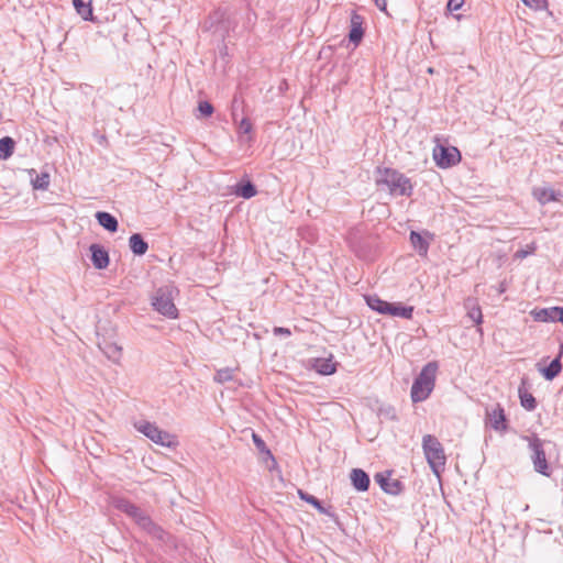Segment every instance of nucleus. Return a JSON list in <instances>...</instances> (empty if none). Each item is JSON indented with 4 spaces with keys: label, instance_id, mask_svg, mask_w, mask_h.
Masks as SVG:
<instances>
[{
    "label": "nucleus",
    "instance_id": "1",
    "mask_svg": "<svg viewBox=\"0 0 563 563\" xmlns=\"http://www.w3.org/2000/svg\"><path fill=\"white\" fill-rule=\"evenodd\" d=\"M113 505L118 510L132 518L134 522L152 538L161 541L165 540V531L158 525H156L140 507L125 498L114 499Z\"/></svg>",
    "mask_w": 563,
    "mask_h": 563
},
{
    "label": "nucleus",
    "instance_id": "17",
    "mask_svg": "<svg viewBox=\"0 0 563 563\" xmlns=\"http://www.w3.org/2000/svg\"><path fill=\"white\" fill-rule=\"evenodd\" d=\"M96 219L98 223L110 232H115L118 230L119 223L115 217L106 211H98L96 213Z\"/></svg>",
    "mask_w": 563,
    "mask_h": 563
},
{
    "label": "nucleus",
    "instance_id": "8",
    "mask_svg": "<svg viewBox=\"0 0 563 563\" xmlns=\"http://www.w3.org/2000/svg\"><path fill=\"white\" fill-rule=\"evenodd\" d=\"M433 158L439 167L448 168L461 161V153L454 146L438 144L433 150Z\"/></svg>",
    "mask_w": 563,
    "mask_h": 563
},
{
    "label": "nucleus",
    "instance_id": "19",
    "mask_svg": "<svg viewBox=\"0 0 563 563\" xmlns=\"http://www.w3.org/2000/svg\"><path fill=\"white\" fill-rule=\"evenodd\" d=\"M413 313V307L412 306H402L401 303H393L389 302V309L387 310L386 314L393 316V317H400L404 319H411Z\"/></svg>",
    "mask_w": 563,
    "mask_h": 563
},
{
    "label": "nucleus",
    "instance_id": "38",
    "mask_svg": "<svg viewBox=\"0 0 563 563\" xmlns=\"http://www.w3.org/2000/svg\"><path fill=\"white\" fill-rule=\"evenodd\" d=\"M375 4L377 5V8L380 11L386 12V8H387V1L386 0H375Z\"/></svg>",
    "mask_w": 563,
    "mask_h": 563
},
{
    "label": "nucleus",
    "instance_id": "33",
    "mask_svg": "<svg viewBox=\"0 0 563 563\" xmlns=\"http://www.w3.org/2000/svg\"><path fill=\"white\" fill-rule=\"evenodd\" d=\"M298 495L306 503L312 505L313 507H319V499L316 498L314 496H312L301 489L298 490Z\"/></svg>",
    "mask_w": 563,
    "mask_h": 563
},
{
    "label": "nucleus",
    "instance_id": "21",
    "mask_svg": "<svg viewBox=\"0 0 563 563\" xmlns=\"http://www.w3.org/2000/svg\"><path fill=\"white\" fill-rule=\"evenodd\" d=\"M77 13L86 21H92L91 0H73Z\"/></svg>",
    "mask_w": 563,
    "mask_h": 563
},
{
    "label": "nucleus",
    "instance_id": "23",
    "mask_svg": "<svg viewBox=\"0 0 563 563\" xmlns=\"http://www.w3.org/2000/svg\"><path fill=\"white\" fill-rule=\"evenodd\" d=\"M367 306L382 314H386L389 309V302L380 299L376 295H369L365 297Z\"/></svg>",
    "mask_w": 563,
    "mask_h": 563
},
{
    "label": "nucleus",
    "instance_id": "11",
    "mask_svg": "<svg viewBox=\"0 0 563 563\" xmlns=\"http://www.w3.org/2000/svg\"><path fill=\"white\" fill-rule=\"evenodd\" d=\"M533 318L536 321L541 322H561L563 324V307H551V308H544L540 310H534L532 312Z\"/></svg>",
    "mask_w": 563,
    "mask_h": 563
},
{
    "label": "nucleus",
    "instance_id": "34",
    "mask_svg": "<svg viewBox=\"0 0 563 563\" xmlns=\"http://www.w3.org/2000/svg\"><path fill=\"white\" fill-rule=\"evenodd\" d=\"M527 7L534 10H542L547 7V0H521Z\"/></svg>",
    "mask_w": 563,
    "mask_h": 563
},
{
    "label": "nucleus",
    "instance_id": "36",
    "mask_svg": "<svg viewBox=\"0 0 563 563\" xmlns=\"http://www.w3.org/2000/svg\"><path fill=\"white\" fill-rule=\"evenodd\" d=\"M463 3H464V0H449L448 10L456 11V10L461 9Z\"/></svg>",
    "mask_w": 563,
    "mask_h": 563
},
{
    "label": "nucleus",
    "instance_id": "4",
    "mask_svg": "<svg viewBox=\"0 0 563 563\" xmlns=\"http://www.w3.org/2000/svg\"><path fill=\"white\" fill-rule=\"evenodd\" d=\"M422 448L428 464L439 475L445 465V454L442 444L435 437L427 434L422 439Z\"/></svg>",
    "mask_w": 563,
    "mask_h": 563
},
{
    "label": "nucleus",
    "instance_id": "22",
    "mask_svg": "<svg viewBox=\"0 0 563 563\" xmlns=\"http://www.w3.org/2000/svg\"><path fill=\"white\" fill-rule=\"evenodd\" d=\"M410 242L419 255L426 256L429 250V243L422 235L416 231L410 232Z\"/></svg>",
    "mask_w": 563,
    "mask_h": 563
},
{
    "label": "nucleus",
    "instance_id": "18",
    "mask_svg": "<svg viewBox=\"0 0 563 563\" xmlns=\"http://www.w3.org/2000/svg\"><path fill=\"white\" fill-rule=\"evenodd\" d=\"M129 246L135 255H144L148 250L147 242L140 233H134L129 239Z\"/></svg>",
    "mask_w": 563,
    "mask_h": 563
},
{
    "label": "nucleus",
    "instance_id": "27",
    "mask_svg": "<svg viewBox=\"0 0 563 563\" xmlns=\"http://www.w3.org/2000/svg\"><path fill=\"white\" fill-rule=\"evenodd\" d=\"M32 185L34 189L46 190L49 186V174L42 173L36 175V177L32 179Z\"/></svg>",
    "mask_w": 563,
    "mask_h": 563
},
{
    "label": "nucleus",
    "instance_id": "15",
    "mask_svg": "<svg viewBox=\"0 0 563 563\" xmlns=\"http://www.w3.org/2000/svg\"><path fill=\"white\" fill-rule=\"evenodd\" d=\"M99 347L110 361L113 363L120 362L122 356V347L117 343L104 341L103 343H99Z\"/></svg>",
    "mask_w": 563,
    "mask_h": 563
},
{
    "label": "nucleus",
    "instance_id": "7",
    "mask_svg": "<svg viewBox=\"0 0 563 563\" xmlns=\"http://www.w3.org/2000/svg\"><path fill=\"white\" fill-rule=\"evenodd\" d=\"M523 439L528 441L534 471L544 476H549L550 467L545 457L543 441L537 435H526Z\"/></svg>",
    "mask_w": 563,
    "mask_h": 563
},
{
    "label": "nucleus",
    "instance_id": "24",
    "mask_svg": "<svg viewBox=\"0 0 563 563\" xmlns=\"http://www.w3.org/2000/svg\"><path fill=\"white\" fill-rule=\"evenodd\" d=\"M562 369L560 356L555 357L549 366L542 369V374L545 379L552 380L555 378Z\"/></svg>",
    "mask_w": 563,
    "mask_h": 563
},
{
    "label": "nucleus",
    "instance_id": "28",
    "mask_svg": "<svg viewBox=\"0 0 563 563\" xmlns=\"http://www.w3.org/2000/svg\"><path fill=\"white\" fill-rule=\"evenodd\" d=\"M233 369L230 367L220 368L214 375L217 383L223 384L233 379Z\"/></svg>",
    "mask_w": 563,
    "mask_h": 563
},
{
    "label": "nucleus",
    "instance_id": "3",
    "mask_svg": "<svg viewBox=\"0 0 563 563\" xmlns=\"http://www.w3.org/2000/svg\"><path fill=\"white\" fill-rule=\"evenodd\" d=\"M438 368L437 362H429L422 367L411 386L410 396L413 402H421L430 396L435 386Z\"/></svg>",
    "mask_w": 563,
    "mask_h": 563
},
{
    "label": "nucleus",
    "instance_id": "37",
    "mask_svg": "<svg viewBox=\"0 0 563 563\" xmlns=\"http://www.w3.org/2000/svg\"><path fill=\"white\" fill-rule=\"evenodd\" d=\"M273 333L275 335H286V336H289L291 334V331L288 328L275 327L273 329Z\"/></svg>",
    "mask_w": 563,
    "mask_h": 563
},
{
    "label": "nucleus",
    "instance_id": "39",
    "mask_svg": "<svg viewBox=\"0 0 563 563\" xmlns=\"http://www.w3.org/2000/svg\"><path fill=\"white\" fill-rule=\"evenodd\" d=\"M314 508H316L319 512H321V514H324V515H328V516H332V517L334 516L333 514H331V512L329 511V509L324 508V507L321 505V503H320V501H319V507H314Z\"/></svg>",
    "mask_w": 563,
    "mask_h": 563
},
{
    "label": "nucleus",
    "instance_id": "2",
    "mask_svg": "<svg viewBox=\"0 0 563 563\" xmlns=\"http://www.w3.org/2000/svg\"><path fill=\"white\" fill-rule=\"evenodd\" d=\"M376 185L386 186L390 195L408 197L411 196V181L400 172L388 167H378L376 169Z\"/></svg>",
    "mask_w": 563,
    "mask_h": 563
},
{
    "label": "nucleus",
    "instance_id": "26",
    "mask_svg": "<svg viewBox=\"0 0 563 563\" xmlns=\"http://www.w3.org/2000/svg\"><path fill=\"white\" fill-rule=\"evenodd\" d=\"M519 396H520V402H521V406L531 411L533 409H536L537 407V401H536V398L532 396V394L530 393H527V391H521L519 390Z\"/></svg>",
    "mask_w": 563,
    "mask_h": 563
},
{
    "label": "nucleus",
    "instance_id": "30",
    "mask_svg": "<svg viewBox=\"0 0 563 563\" xmlns=\"http://www.w3.org/2000/svg\"><path fill=\"white\" fill-rule=\"evenodd\" d=\"M200 117L207 118L213 113V106L209 101H200L198 103Z\"/></svg>",
    "mask_w": 563,
    "mask_h": 563
},
{
    "label": "nucleus",
    "instance_id": "10",
    "mask_svg": "<svg viewBox=\"0 0 563 563\" xmlns=\"http://www.w3.org/2000/svg\"><path fill=\"white\" fill-rule=\"evenodd\" d=\"M389 475L390 473H387V475L378 473L375 476V481L386 494L399 495L405 488L404 483L397 478H390Z\"/></svg>",
    "mask_w": 563,
    "mask_h": 563
},
{
    "label": "nucleus",
    "instance_id": "29",
    "mask_svg": "<svg viewBox=\"0 0 563 563\" xmlns=\"http://www.w3.org/2000/svg\"><path fill=\"white\" fill-rule=\"evenodd\" d=\"M335 364L330 360L318 361V372L322 375H331L335 372Z\"/></svg>",
    "mask_w": 563,
    "mask_h": 563
},
{
    "label": "nucleus",
    "instance_id": "14",
    "mask_svg": "<svg viewBox=\"0 0 563 563\" xmlns=\"http://www.w3.org/2000/svg\"><path fill=\"white\" fill-rule=\"evenodd\" d=\"M362 23L363 18L357 13H353L351 16V30L349 33V40L355 45H357L362 41L364 35Z\"/></svg>",
    "mask_w": 563,
    "mask_h": 563
},
{
    "label": "nucleus",
    "instance_id": "13",
    "mask_svg": "<svg viewBox=\"0 0 563 563\" xmlns=\"http://www.w3.org/2000/svg\"><path fill=\"white\" fill-rule=\"evenodd\" d=\"M353 487L358 492H366L371 481L367 473L361 468H353L350 474Z\"/></svg>",
    "mask_w": 563,
    "mask_h": 563
},
{
    "label": "nucleus",
    "instance_id": "16",
    "mask_svg": "<svg viewBox=\"0 0 563 563\" xmlns=\"http://www.w3.org/2000/svg\"><path fill=\"white\" fill-rule=\"evenodd\" d=\"M532 195L541 205L559 200L558 194L551 188L536 187L532 190Z\"/></svg>",
    "mask_w": 563,
    "mask_h": 563
},
{
    "label": "nucleus",
    "instance_id": "40",
    "mask_svg": "<svg viewBox=\"0 0 563 563\" xmlns=\"http://www.w3.org/2000/svg\"><path fill=\"white\" fill-rule=\"evenodd\" d=\"M527 255H528L527 251H519V252H517V256L518 257H526Z\"/></svg>",
    "mask_w": 563,
    "mask_h": 563
},
{
    "label": "nucleus",
    "instance_id": "6",
    "mask_svg": "<svg viewBox=\"0 0 563 563\" xmlns=\"http://www.w3.org/2000/svg\"><path fill=\"white\" fill-rule=\"evenodd\" d=\"M173 290V286L158 288L152 297V306L161 314L176 319L178 317V309L174 303Z\"/></svg>",
    "mask_w": 563,
    "mask_h": 563
},
{
    "label": "nucleus",
    "instance_id": "12",
    "mask_svg": "<svg viewBox=\"0 0 563 563\" xmlns=\"http://www.w3.org/2000/svg\"><path fill=\"white\" fill-rule=\"evenodd\" d=\"M91 262L97 269H104L109 265V254L99 244L90 245Z\"/></svg>",
    "mask_w": 563,
    "mask_h": 563
},
{
    "label": "nucleus",
    "instance_id": "20",
    "mask_svg": "<svg viewBox=\"0 0 563 563\" xmlns=\"http://www.w3.org/2000/svg\"><path fill=\"white\" fill-rule=\"evenodd\" d=\"M234 194L238 197H242L244 199H250L257 194V189L252 181L247 180L244 183L236 184Z\"/></svg>",
    "mask_w": 563,
    "mask_h": 563
},
{
    "label": "nucleus",
    "instance_id": "25",
    "mask_svg": "<svg viewBox=\"0 0 563 563\" xmlns=\"http://www.w3.org/2000/svg\"><path fill=\"white\" fill-rule=\"evenodd\" d=\"M14 141L10 136L0 139V158L7 159L13 154Z\"/></svg>",
    "mask_w": 563,
    "mask_h": 563
},
{
    "label": "nucleus",
    "instance_id": "35",
    "mask_svg": "<svg viewBox=\"0 0 563 563\" xmlns=\"http://www.w3.org/2000/svg\"><path fill=\"white\" fill-rule=\"evenodd\" d=\"M252 129H253V125L249 119L244 118L241 120V122L239 124L240 133L249 134V133H251Z\"/></svg>",
    "mask_w": 563,
    "mask_h": 563
},
{
    "label": "nucleus",
    "instance_id": "5",
    "mask_svg": "<svg viewBox=\"0 0 563 563\" xmlns=\"http://www.w3.org/2000/svg\"><path fill=\"white\" fill-rule=\"evenodd\" d=\"M134 427L139 432L144 434L156 444L166 448H174L178 444L175 435L168 433L167 431L161 430L155 423L142 420L135 422Z\"/></svg>",
    "mask_w": 563,
    "mask_h": 563
},
{
    "label": "nucleus",
    "instance_id": "31",
    "mask_svg": "<svg viewBox=\"0 0 563 563\" xmlns=\"http://www.w3.org/2000/svg\"><path fill=\"white\" fill-rule=\"evenodd\" d=\"M467 316L471 320H473L476 324H481L483 321L482 310L478 306H473L470 308Z\"/></svg>",
    "mask_w": 563,
    "mask_h": 563
},
{
    "label": "nucleus",
    "instance_id": "9",
    "mask_svg": "<svg viewBox=\"0 0 563 563\" xmlns=\"http://www.w3.org/2000/svg\"><path fill=\"white\" fill-rule=\"evenodd\" d=\"M486 423L498 432H505L507 430L508 426L505 410L499 404L490 409L486 408Z\"/></svg>",
    "mask_w": 563,
    "mask_h": 563
},
{
    "label": "nucleus",
    "instance_id": "32",
    "mask_svg": "<svg viewBox=\"0 0 563 563\" xmlns=\"http://www.w3.org/2000/svg\"><path fill=\"white\" fill-rule=\"evenodd\" d=\"M253 441H254L255 446H256L260 451H262V452H264V451H265V452L267 453L268 457H269L273 462H275L274 456L272 455V453H271V451H269V450H266V444H265V442L262 440V438H261L260 435H257L256 433H253Z\"/></svg>",
    "mask_w": 563,
    "mask_h": 563
}]
</instances>
